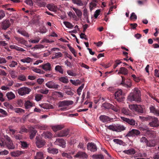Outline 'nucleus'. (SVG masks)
I'll use <instances>...</instances> for the list:
<instances>
[{
    "label": "nucleus",
    "mask_w": 159,
    "mask_h": 159,
    "mask_svg": "<svg viewBox=\"0 0 159 159\" xmlns=\"http://www.w3.org/2000/svg\"><path fill=\"white\" fill-rule=\"evenodd\" d=\"M44 47V46L43 45L40 44L35 45L34 48L35 49H41Z\"/></svg>",
    "instance_id": "nucleus-60"
},
{
    "label": "nucleus",
    "mask_w": 159,
    "mask_h": 159,
    "mask_svg": "<svg viewBox=\"0 0 159 159\" xmlns=\"http://www.w3.org/2000/svg\"><path fill=\"white\" fill-rule=\"evenodd\" d=\"M113 141L117 144H119L120 145H124V144L125 143L122 140L118 139H114L113 140Z\"/></svg>",
    "instance_id": "nucleus-45"
},
{
    "label": "nucleus",
    "mask_w": 159,
    "mask_h": 159,
    "mask_svg": "<svg viewBox=\"0 0 159 159\" xmlns=\"http://www.w3.org/2000/svg\"><path fill=\"white\" fill-rule=\"evenodd\" d=\"M107 128L110 130L116 131V125H110Z\"/></svg>",
    "instance_id": "nucleus-61"
},
{
    "label": "nucleus",
    "mask_w": 159,
    "mask_h": 159,
    "mask_svg": "<svg viewBox=\"0 0 159 159\" xmlns=\"http://www.w3.org/2000/svg\"><path fill=\"white\" fill-rule=\"evenodd\" d=\"M120 118V119L123 121L128 123L130 125L135 126L138 125L137 123L133 119H129L123 116H121Z\"/></svg>",
    "instance_id": "nucleus-5"
},
{
    "label": "nucleus",
    "mask_w": 159,
    "mask_h": 159,
    "mask_svg": "<svg viewBox=\"0 0 159 159\" xmlns=\"http://www.w3.org/2000/svg\"><path fill=\"white\" fill-rule=\"evenodd\" d=\"M55 70L56 72H59V73L63 74L64 73V70L62 68V66L59 65H57L55 66Z\"/></svg>",
    "instance_id": "nucleus-34"
},
{
    "label": "nucleus",
    "mask_w": 159,
    "mask_h": 159,
    "mask_svg": "<svg viewBox=\"0 0 159 159\" xmlns=\"http://www.w3.org/2000/svg\"><path fill=\"white\" fill-rule=\"evenodd\" d=\"M24 152L20 151H13L10 153L11 155L13 157H18L20 155L24 153Z\"/></svg>",
    "instance_id": "nucleus-19"
},
{
    "label": "nucleus",
    "mask_w": 159,
    "mask_h": 159,
    "mask_svg": "<svg viewBox=\"0 0 159 159\" xmlns=\"http://www.w3.org/2000/svg\"><path fill=\"white\" fill-rule=\"evenodd\" d=\"M132 83L131 80L129 79H127L125 82L123 86L127 88H130L132 86Z\"/></svg>",
    "instance_id": "nucleus-36"
},
{
    "label": "nucleus",
    "mask_w": 159,
    "mask_h": 159,
    "mask_svg": "<svg viewBox=\"0 0 159 159\" xmlns=\"http://www.w3.org/2000/svg\"><path fill=\"white\" fill-rule=\"evenodd\" d=\"M9 153V152L8 151L4 150L2 151H0V155H5L8 154Z\"/></svg>",
    "instance_id": "nucleus-58"
},
{
    "label": "nucleus",
    "mask_w": 159,
    "mask_h": 159,
    "mask_svg": "<svg viewBox=\"0 0 159 159\" xmlns=\"http://www.w3.org/2000/svg\"><path fill=\"white\" fill-rule=\"evenodd\" d=\"M146 134L148 137L151 138H154L155 137V132L153 130H149L147 129Z\"/></svg>",
    "instance_id": "nucleus-21"
},
{
    "label": "nucleus",
    "mask_w": 159,
    "mask_h": 159,
    "mask_svg": "<svg viewBox=\"0 0 159 159\" xmlns=\"http://www.w3.org/2000/svg\"><path fill=\"white\" fill-rule=\"evenodd\" d=\"M110 109L113 110L115 112H118L119 111V108L117 107H115L111 104Z\"/></svg>",
    "instance_id": "nucleus-59"
},
{
    "label": "nucleus",
    "mask_w": 159,
    "mask_h": 159,
    "mask_svg": "<svg viewBox=\"0 0 159 159\" xmlns=\"http://www.w3.org/2000/svg\"><path fill=\"white\" fill-rule=\"evenodd\" d=\"M92 158L94 159H104V156L101 154H94L92 156Z\"/></svg>",
    "instance_id": "nucleus-39"
},
{
    "label": "nucleus",
    "mask_w": 159,
    "mask_h": 159,
    "mask_svg": "<svg viewBox=\"0 0 159 159\" xmlns=\"http://www.w3.org/2000/svg\"><path fill=\"white\" fill-rule=\"evenodd\" d=\"M70 129H66L60 131L57 134V135L59 137H66L67 136H70L69 134Z\"/></svg>",
    "instance_id": "nucleus-8"
},
{
    "label": "nucleus",
    "mask_w": 159,
    "mask_h": 159,
    "mask_svg": "<svg viewBox=\"0 0 159 159\" xmlns=\"http://www.w3.org/2000/svg\"><path fill=\"white\" fill-rule=\"evenodd\" d=\"M62 54L61 52H58L56 53L55 56L52 57V59L57 58L59 57H62Z\"/></svg>",
    "instance_id": "nucleus-53"
},
{
    "label": "nucleus",
    "mask_w": 159,
    "mask_h": 159,
    "mask_svg": "<svg viewBox=\"0 0 159 159\" xmlns=\"http://www.w3.org/2000/svg\"><path fill=\"white\" fill-rule=\"evenodd\" d=\"M49 92V90L47 89H41L40 90V92L42 93L47 94Z\"/></svg>",
    "instance_id": "nucleus-57"
},
{
    "label": "nucleus",
    "mask_w": 159,
    "mask_h": 159,
    "mask_svg": "<svg viewBox=\"0 0 159 159\" xmlns=\"http://www.w3.org/2000/svg\"><path fill=\"white\" fill-rule=\"evenodd\" d=\"M54 94L59 98H62L64 97L63 93L60 92L55 91L54 92Z\"/></svg>",
    "instance_id": "nucleus-40"
},
{
    "label": "nucleus",
    "mask_w": 159,
    "mask_h": 159,
    "mask_svg": "<svg viewBox=\"0 0 159 159\" xmlns=\"http://www.w3.org/2000/svg\"><path fill=\"white\" fill-rule=\"evenodd\" d=\"M17 104L19 107H22L23 105V101L20 99H18L16 102Z\"/></svg>",
    "instance_id": "nucleus-51"
},
{
    "label": "nucleus",
    "mask_w": 159,
    "mask_h": 159,
    "mask_svg": "<svg viewBox=\"0 0 159 159\" xmlns=\"http://www.w3.org/2000/svg\"><path fill=\"white\" fill-rule=\"evenodd\" d=\"M48 151L49 153H52L53 154H57L58 152V151L57 149L50 148H49L48 149Z\"/></svg>",
    "instance_id": "nucleus-32"
},
{
    "label": "nucleus",
    "mask_w": 159,
    "mask_h": 159,
    "mask_svg": "<svg viewBox=\"0 0 159 159\" xmlns=\"http://www.w3.org/2000/svg\"><path fill=\"white\" fill-rule=\"evenodd\" d=\"M42 135L45 139L51 138L52 136V134L49 131L44 132Z\"/></svg>",
    "instance_id": "nucleus-29"
},
{
    "label": "nucleus",
    "mask_w": 159,
    "mask_h": 159,
    "mask_svg": "<svg viewBox=\"0 0 159 159\" xmlns=\"http://www.w3.org/2000/svg\"><path fill=\"white\" fill-rule=\"evenodd\" d=\"M9 6V5H3L2 7L3 8H5L6 10H7L10 11H14V9L13 8H10L8 7Z\"/></svg>",
    "instance_id": "nucleus-50"
},
{
    "label": "nucleus",
    "mask_w": 159,
    "mask_h": 159,
    "mask_svg": "<svg viewBox=\"0 0 159 159\" xmlns=\"http://www.w3.org/2000/svg\"><path fill=\"white\" fill-rule=\"evenodd\" d=\"M14 38L18 44H23L27 42V41L25 40L22 37L15 36L14 37Z\"/></svg>",
    "instance_id": "nucleus-16"
},
{
    "label": "nucleus",
    "mask_w": 159,
    "mask_h": 159,
    "mask_svg": "<svg viewBox=\"0 0 159 159\" xmlns=\"http://www.w3.org/2000/svg\"><path fill=\"white\" fill-rule=\"evenodd\" d=\"M18 79L22 81H25L26 80V79L24 75H21L18 76Z\"/></svg>",
    "instance_id": "nucleus-49"
},
{
    "label": "nucleus",
    "mask_w": 159,
    "mask_h": 159,
    "mask_svg": "<svg viewBox=\"0 0 159 159\" xmlns=\"http://www.w3.org/2000/svg\"><path fill=\"white\" fill-rule=\"evenodd\" d=\"M43 97L42 95L40 94H37L35 96V99L37 101H39L42 99Z\"/></svg>",
    "instance_id": "nucleus-52"
},
{
    "label": "nucleus",
    "mask_w": 159,
    "mask_h": 159,
    "mask_svg": "<svg viewBox=\"0 0 159 159\" xmlns=\"http://www.w3.org/2000/svg\"><path fill=\"white\" fill-rule=\"evenodd\" d=\"M37 133V131L35 129H33L31 130L30 134V138L31 139H33L34 137L36 135V134Z\"/></svg>",
    "instance_id": "nucleus-42"
},
{
    "label": "nucleus",
    "mask_w": 159,
    "mask_h": 159,
    "mask_svg": "<svg viewBox=\"0 0 159 159\" xmlns=\"http://www.w3.org/2000/svg\"><path fill=\"white\" fill-rule=\"evenodd\" d=\"M65 127L63 125H58L52 126V129L54 132H56L57 131L60 130L64 128Z\"/></svg>",
    "instance_id": "nucleus-15"
},
{
    "label": "nucleus",
    "mask_w": 159,
    "mask_h": 159,
    "mask_svg": "<svg viewBox=\"0 0 159 159\" xmlns=\"http://www.w3.org/2000/svg\"><path fill=\"white\" fill-rule=\"evenodd\" d=\"M45 142L44 140L43 139H38L36 142V144L37 147L40 148L43 147L45 145Z\"/></svg>",
    "instance_id": "nucleus-18"
},
{
    "label": "nucleus",
    "mask_w": 159,
    "mask_h": 159,
    "mask_svg": "<svg viewBox=\"0 0 159 159\" xmlns=\"http://www.w3.org/2000/svg\"><path fill=\"white\" fill-rule=\"evenodd\" d=\"M5 147L9 149H14L15 148V145L13 144L12 140L8 142H4V147Z\"/></svg>",
    "instance_id": "nucleus-12"
},
{
    "label": "nucleus",
    "mask_w": 159,
    "mask_h": 159,
    "mask_svg": "<svg viewBox=\"0 0 159 159\" xmlns=\"http://www.w3.org/2000/svg\"><path fill=\"white\" fill-rule=\"evenodd\" d=\"M15 112L20 114L25 112V110L20 108H16L14 109Z\"/></svg>",
    "instance_id": "nucleus-38"
},
{
    "label": "nucleus",
    "mask_w": 159,
    "mask_h": 159,
    "mask_svg": "<svg viewBox=\"0 0 159 159\" xmlns=\"http://www.w3.org/2000/svg\"><path fill=\"white\" fill-rule=\"evenodd\" d=\"M19 144L21 145V147L23 149H27L29 146V144L27 143L26 141H20L19 142Z\"/></svg>",
    "instance_id": "nucleus-28"
},
{
    "label": "nucleus",
    "mask_w": 159,
    "mask_h": 159,
    "mask_svg": "<svg viewBox=\"0 0 159 159\" xmlns=\"http://www.w3.org/2000/svg\"><path fill=\"white\" fill-rule=\"evenodd\" d=\"M27 132V129L25 127H22L21 128L20 130L19 133L20 134H22L23 132Z\"/></svg>",
    "instance_id": "nucleus-63"
},
{
    "label": "nucleus",
    "mask_w": 159,
    "mask_h": 159,
    "mask_svg": "<svg viewBox=\"0 0 159 159\" xmlns=\"http://www.w3.org/2000/svg\"><path fill=\"white\" fill-rule=\"evenodd\" d=\"M130 93L127 97V100L130 102L135 101L138 102L141 101V92L138 88H135Z\"/></svg>",
    "instance_id": "nucleus-1"
},
{
    "label": "nucleus",
    "mask_w": 159,
    "mask_h": 159,
    "mask_svg": "<svg viewBox=\"0 0 159 159\" xmlns=\"http://www.w3.org/2000/svg\"><path fill=\"white\" fill-rule=\"evenodd\" d=\"M11 25L9 20H6L3 21L2 23L1 27L2 29L6 30L9 28Z\"/></svg>",
    "instance_id": "nucleus-13"
},
{
    "label": "nucleus",
    "mask_w": 159,
    "mask_h": 159,
    "mask_svg": "<svg viewBox=\"0 0 159 159\" xmlns=\"http://www.w3.org/2000/svg\"><path fill=\"white\" fill-rule=\"evenodd\" d=\"M55 6L53 4H48L47 6V7L50 11H53L55 8Z\"/></svg>",
    "instance_id": "nucleus-47"
},
{
    "label": "nucleus",
    "mask_w": 159,
    "mask_h": 159,
    "mask_svg": "<svg viewBox=\"0 0 159 159\" xmlns=\"http://www.w3.org/2000/svg\"><path fill=\"white\" fill-rule=\"evenodd\" d=\"M17 65V63L16 61H13L11 62V64L9 65V66L11 67H14Z\"/></svg>",
    "instance_id": "nucleus-64"
},
{
    "label": "nucleus",
    "mask_w": 159,
    "mask_h": 159,
    "mask_svg": "<svg viewBox=\"0 0 159 159\" xmlns=\"http://www.w3.org/2000/svg\"><path fill=\"white\" fill-rule=\"evenodd\" d=\"M24 106L26 109L30 108L33 106V103L29 100L25 101Z\"/></svg>",
    "instance_id": "nucleus-26"
},
{
    "label": "nucleus",
    "mask_w": 159,
    "mask_h": 159,
    "mask_svg": "<svg viewBox=\"0 0 159 159\" xmlns=\"http://www.w3.org/2000/svg\"><path fill=\"white\" fill-rule=\"evenodd\" d=\"M144 107L141 105H137L135 111L139 113H142L143 112Z\"/></svg>",
    "instance_id": "nucleus-25"
},
{
    "label": "nucleus",
    "mask_w": 159,
    "mask_h": 159,
    "mask_svg": "<svg viewBox=\"0 0 159 159\" xmlns=\"http://www.w3.org/2000/svg\"><path fill=\"white\" fill-rule=\"evenodd\" d=\"M46 85L50 89H57L59 87L58 84L51 81H49L46 83Z\"/></svg>",
    "instance_id": "nucleus-10"
},
{
    "label": "nucleus",
    "mask_w": 159,
    "mask_h": 159,
    "mask_svg": "<svg viewBox=\"0 0 159 159\" xmlns=\"http://www.w3.org/2000/svg\"><path fill=\"white\" fill-rule=\"evenodd\" d=\"M17 32L22 35L26 37H29V34L25 31L21 29H19L17 30Z\"/></svg>",
    "instance_id": "nucleus-27"
},
{
    "label": "nucleus",
    "mask_w": 159,
    "mask_h": 159,
    "mask_svg": "<svg viewBox=\"0 0 159 159\" xmlns=\"http://www.w3.org/2000/svg\"><path fill=\"white\" fill-rule=\"evenodd\" d=\"M75 156L77 157L82 158H87L88 157V155L85 152L81 151L78 152Z\"/></svg>",
    "instance_id": "nucleus-14"
},
{
    "label": "nucleus",
    "mask_w": 159,
    "mask_h": 159,
    "mask_svg": "<svg viewBox=\"0 0 159 159\" xmlns=\"http://www.w3.org/2000/svg\"><path fill=\"white\" fill-rule=\"evenodd\" d=\"M72 9L75 11L76 15L79 18H81L82 17V12L80 10L74 7H72Z\"/></svg>",
    "instance_id": "nucleus-30"
},
{
    "label": "nucleus",
    "mask_w": 159,
    "mask_h": 159,
    "mask_svg": "<svg viewBox=\"0 0 159 159\" xmlns=\"http://www.w3.org/2000/svg\"><path fill=\"white\" fill-rule=\"evenodd\" d=\"M31 90L26 87H24L20 88L18 90V93L21 96L29 94Z\"/></svg>",
    "instance_id": "nucleus-4"
},
{
    "label": "nucleus",
    "mask_w": 159,
    "mask_h": 159,
    "mask_svg": "<svg viewBox=\"0 0 159 159\" xmlns=\"http://www.w3.org/2000/svg\"><path fill=\"white\" fill-rule=\"evenodd\" d=\"M63 24L66 27L68 28H72L73 27V25L70 22L67 21H64Z\"/></svg>",
    "instance_id": "nucleus-46"
},
{
    "label": "nucleus",
    "mask_w": 159,
    "mask_h": 159,
    "mask_svg": "<svg viewBox=\"0 0 159 159\" xmlns=\"http://www.w3.org/2000/svg\"><path fill=\"white\" fill-rule=\"evenodd\" d=\"M6 96L9 100L13 99L16 97L15 95L12 92H8L7 93Z\"/></svg>",
    "instance_id": "nucleus-35"
},
{
    "label": "nucleus",
    "mask_w": 159,
    "mask_h": 159,
    "mask_svg": "<svg viewBox=\"0 0 159 159\" xmlns=\"http://www.w3.org/2000/svg\"><path fill=\"white\" fill-rule=\"evenodd\" d=\"M87 149L91 152H94L97 151V148L96 145L94 143H88L87 145Z\"/></svg>",
    "instance_id": "nucleus-9"
},
{
    "label": "nucleus",
    "mask_w": 159,
    "mask_h": 159,
    "mask_svg": "<svg viewBox=\"0 0 159 159\" xmlns=\"http://www.w3.org/2000/svg\"><path fill=\"white\" fill-rule=\"evenodd\" d=\"M121 112L122 113L126 115L130 116L132 114L131 112L127 108H122L121 110Z\"/></svg>",
    "instance_id": "nucleus-31"
},
{
    "label": "nucleus",
    "mask_w": 159,
    "mask_h": 159,
    "mask_svg": "<svg viewBox=\"0 0 159 159\" xmlns=\"http://www.w3.org/2000/svg\"><path fill=\"white\" fill-rule=\"evenodd\" d=\"M123 152L128 155H133L136 153L135 150L133 148L128 150H125L123 151Z\"/></svg>",
    "instance_id": "nucleus-23"
},
{
    "label": "nucleus",
    "mask_w": 159,
    "mask_h": 159,
    "mask_svg": "<svg viewBox=\"0 0 159 159\" xmlns=\"http://www.w3.org/2000/svg\"><path fill=\"white\" fill-rule=\"evenodd\" d=\"M72 1L74 4H76L78 6H83L84 5L81 0H72Z\"/></svg>",
    "instance_id": "nucleus-37"
},
{
    "label": "nucleus",
    "mask_w": 159,
    "mask_h": 159,
    "mask_svg": "<svg viewBox=\"0 0 159 159\" xmlns=\"http://www.w3.org/2000/svg\"><path fill=\"white\" fill-rule=\"evenodd\" d=\"M97 4L95 3L94 2H91L90 3V10L91 11L93 9V8L94 7H95L96 6Z\"/></svg>",
    "instance_id": "nucleus-62"
},
{
    "label": "nucleus",
    "mask_w": 159,
    "mask_h": 159,
    "mask_svg": "<svg viewBox=\"0 0 159 159\" xmlns=\"http://www.w3.org/2000/svg\"><path fill=\"white\" fill-rule=\"evenodd\" d=\"M125 128L123 125L120 124L116 125V131L120 132L122 131L125 130Z\"/></svg>",
    "instance_id": "nucleus-24"
},
{
    "label": "nucleus",
    "mask_w": 159,
    "mask_h": 159,
    "mask_svg": "<svg viewBox=\"0 0 159 159\" xmlns=\"http://www.w3.org/2000/svg\"><path fill=\"white\" fill-rule=\"evenodd\" d=\"M11 77L13 79H15L17 77V76L15 74V71L12 70L10 73Z\"/></svg>",
    "instance_id": "nucleus-56"
},
{
    "label": "nucleus",
    "mask_w": 159,
    "mask_h": 159,
    "mask_svg": "<svg viewBox=\"0 0 159 159\" xmlns=\"http://www.w3.org/2000/svg\"><path fill=\"white\" fill-rule=\"evenodd\" d=\"M128 74V70L124 67H121L120 68L119 71L118 72V74H122L125 75H126Z\"/></svg>",
    "instance_id": "nucleus-22"
},
{
    "label": "nucleus",
    "mask_w": 159,
    "mask_h": 159,
    "mask_svg": "<svg viewBox=\"0 0 159 159\" xmlns=\"http://www.w3.org/2000/svg\"><path fill=\"white\" fill-rule=\"evenodd\" d=\"M137 104H132L129 105V108L130 109L135 111Z\"/></svg>",
    "instance_id": "nucleus-54"
},
{
    "label": "nucleus",
    "mask_w": 159,
    "mask_h": 159,
    "mask_svg": "<svg viewBox=\"0 0 159 159\" xmlns=\"http://www.w3.org/2000/svg\"><path fill=\"white\" fill-rule=\"evenodd\" d=\"M73 102L72 101L64 100L60 101L58 103L59 107H61L60 110L61 111H65L68 109L67 107L72 105Z\"/></svg>",
    "instance_id": "nucleus-2"
},
{
    "label": "nucleus",
    "mask_w": 159,
    "mask_h": 159,
    "mask_svg": "<svg viewBox=\"0 0 159 159\" xmlns=\"http://www.w3.org/2000/svg\"><path fill=\"white\" fill-rule=\"evenodd\" d=\"M55 143L56 144L62 147V148H65L66 146V142L64 139H57L55 141Z\"/></svg>",
    "instance_id": "nucleus-11"
},
{
    "label": "nucleus",
    "mask_w": 159,
    "mask_h": 159,
    "mask_svg": "<svg viewBox=\"0 0 159 159\" xmlns=\"http://www.w3.org/2000/svg\"><path fill=\"white\" fill-rule=\"evenodd\" d=\"M115 99L119 102L123 101L125 98L124 95L123 94V93L121 89L117 90L114 93Z\"/></svg>",
    "instance_id": "nucleus-3"
},
{
    "label": "nucleus",
    "mask_w": 159,
    "mask_h": 159,
    "mask_svg": "<svg viewBox=\"0 0 159 159\" xmlns=\"http://www.w3.org/2000/svg\"><path fill=\"white\" fill-rule=\"evenodd\" d=\"M111 105V104L110 103L105 102L102 104V106L105 109H110Z\"/></svg>",
    "instance_id": "nucleus-48"
},
{
    "label": "nucleus",
    "mask_w": 159,
    "mask_h": 159,
    "mask_svg": "<svg viewBox=\"0 0 159 159\" xmlns=\"http://www.w3.org/2000/svg\"><path fill=\"white\" fill-rule=\"evenodd\" d=\"M132 131L133 133L134 134V136L135 135L138 136L140 134V132L138 130L135 129H132Z\"/></svg>",
    "instance_id": "nucleus-55"
},
{
    "label": "nucleus",
    "mask_w": 159,
    "mask_h": 159,
    "mask_svg": "<svg viewBox=\"0 0 159 159\" xmlns=\"http://www.w3.org/2000/svg\"><path fill=\"white\" fill-rule=\"evenodd\" d=\"M100 120L102 123H108L113 121V118L105 115H101L99 117Z\"/></svg>",
    "instance_id": "nucleus-6"
},
{
    "label": "nucleus",
    "mask_w": 159,
    "mask_h": 159,
    "mask_svg": "<svg viewBox=\"0 0 159 159\" xmlns=\"http://www.w3.org/2000/svg\"><path fill=\"white\" fill-rule=\"evenodd\" d=\"M150 126L153 127H157L159 126V121L158 118L156 117L152 118V121L149 123Z\"/></svg>",
    "instance_id": "nucleus-7"
},
{
    "label": "nucleus",
    "mask_w": 159,
    "mask_h": 159,
    "mask_svg": "<svg viewBox=\"0 0 159 159\" xmlns=\"http://www.w3.org/2000/svg\"><path fill=\"white\" fill-rule=\"evenodd\" d=\"M20 61H21L24 63L26 62L29 63L32 61V59L30 58L29 57H27L21 59Z\"/></svg>",
    "instance_id": "nucleus-44"
},
{
    "label": "nucleus",
    "mask_w": 159,
    "mask_h": 159,
    "mask_svg": "<svg viewBox=\"0 0 159 159\" xmlns=\"http://www.w3.org/2000/svg\"><path fill=\"white\" fill-rule=\"evenodd\" d=\"M32 70L37 73H40L41 74H43L44 73V72L43 70H42L39 69L35 68L34 67H33L32 68Z\"/></svg>",
    "instance_id": "nucleus-43"
},
{
    "label": "nucleus",
    "mask_w": 159,
    "mask_h": 159,
    "mask_svg": "<svg viewBox=\"0 0 159 159\" xmlns=\"http://www.w3.org/2000/svg\"><path fill=\"white\" fill-rule=\"evenodd\" d=\"M43 154L42 152H37L34 156V159H43Z\"/></svg>",
    "instance_id": "nucleus-33"
},
{
    "label": "nucleus",
    "mask_w": 159,
    "mask_h": 159,
    "mask_svg": "<svg viewBox=\"0 0 159 159\" xmlns=\"http://www.w3.org/2000/svg\"><path fill=\"white\" fill-rule=\"evenodd\" d=\"M59 80L60 81L65 84H67L69 82L68 79L64 77H61L59 78Z\"/></svg>",
    "instance_id": "nucleus-41"
},
{
    "label": "nucleus",
    "mask_w": 159,
    "mask_h": 159,
    "mask_svg": "<svg viewBox=\"0 0 159 159\" xmlns=\"http://www.w3.org/2000/svg\"><path fill=\"white\" fill-rule=\"evenodd\" d=\"M41 67L43 69L46 71H50L51 70V64L48 62L42 65Z\"/></svg>",
    "instance_id": "nucleus-20"
},
{
    "label": "nucleus",
    "mask_w": 159,
    "mask_h": 159,
    "mask_svg": "<svg viewBox=\"0 0 159 159\" xmlns=\"http://www.w3.org/2000/svg\"><path fill=\"white\" fill-rule=\"evenodd\" d=\"M150 112L153 113L154 115L159 116V108L157 109L155 107L151 106L149 107Z\"/></svg>",
    "instance_id": "nucleus-17"
}]
</instances>
